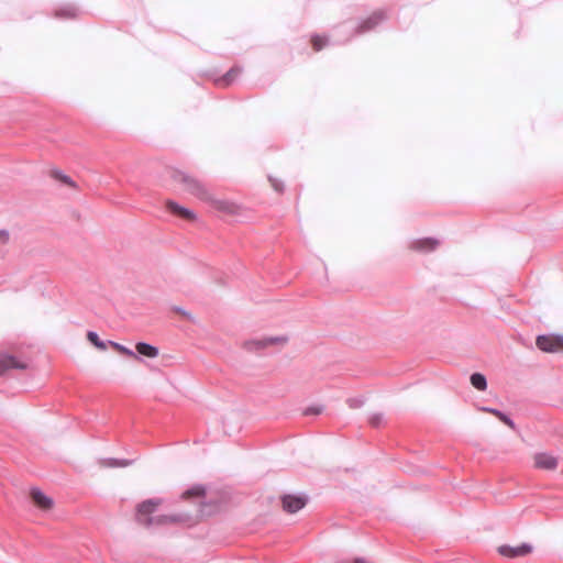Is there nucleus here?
I'll return each instance as SVG.
<instances>
[{"label":"nucleus","instance_id":"obj_13","mask_svg":"<svg viewBox=\"0 0 563 563\" xmlns=\"http://www.w3.org/2000/svg\"><path fill=\"white\" fill-rule=\"evenodd\" d=\"M31 498L43 510H49L53 507V500L38 489L31 490Z\"/></svg>","mask_w":563,"mask_h":563},{"label":"nucleus","instance_id":"obj_15","mask_svg":"<svg viewBox=\"0 0 563 563\" xmlns=\"http://www.w3.org/2000/svg\"><path fill=\"white\" fill-rule=\"evenodd\" d=\"M189 518L183 515H163L158 516L154 520V525H170V523H185L189 522Z\"/></svg>","mask_w":563,"mask_h":563},{"label":"nucleus","instance_id":"obj_4","mask_svg":"<svg viewBox=\"0 0 563 563\" xmlns=\"http://www.w3.org/2000/svg\"><path fill=\"white\" fill-rule=\"evenodd\" d=\"M533 467L540 471L553 472L559 466V457L549 452H538L532 455Z\"/></svg>","mask_w":563,"mask_h":563},{"label":"nucleus","instance_id":"obj_11","mask_svg":"<svg viewBox=\"0 0 563 563\" xmlns=\"http://www.w3.org/2000/svg\"><path fill=\"white\" fill-rule=\"evenodd\" d=\"M532 547L529 544H521L518 547H509V545H501L498 549V552L507 558H518V556H525L529 553H531Z\"/></svg>","mask_w":563,"mask_h":563},{"label":"nucleus","instance_id":"obj_12","mask_svg":"<svg viewBox=\"0 0 563 563\" xmlns=\"http://www.w3.org/2000/svg\"><path fill=\"white\" fill-rule=\"evenodd\" d=\"M11 368L24 369L26 364L11 355H0V375Z\"/></svg>","mask_w":563,"mask_h":563},{"label":"nucleus","instance_id":"obj_8","mask_svg":"<svg viewBox=\"0 0 563 563\" xmlns=\"http://www.w3.org/2000/svg\"><path fill=\"white\" fill-rule=\"evenodd\" d=\"M385 19L386 13L383 10L374 11L372 14L360 22L355 32L357 34L368 32L380 24Z\"/></svg>","mask_w":563,"mask_h":563},{"label":"nucleus","instance_id":"obj_22","mask_svg":"<svg viewBox=\"0 0 563 563\" xmlns=\"http://www.w3.org/2000/svg\"><path fill=\"white\" fill-rule=\"evenodd\" d=\"M111 345H112V347H113V349H115L119 353H121V354H123V355H126V356H129V357L137 358L136 354H135L132 350H130V349H128V347H125V346H123V345H121V344H119V343H114V342H112V343H111Z\"/></svg>","mask_w":563,"mask_h":563},{"label":"nucleus","instance_id":"obj_14","mask_svg":"<svg viewBox=\"0 0 563 563\" xmlns=\"http://www.w3.org/2000/svg\"><path fill=\"white\" fill-rule=\"evenodd\" d=\"M240 74H241V68L232 67L224 76L217 78L214 80V84L219 88H227L238 78V76Z\"/></svg>","mask_w":563,"mask_h":563},{"label":"nucleus","instance_id":"obj_6","mask_svg":"<svg viewBox=\"0 0 563 563\" xmlns=\"http://www.w3.org/2000/svg\"><path fill=\"white\" fill-rule=\"evenodd\" d=\"M282 508L288 514H295L302 509L308 501L305 495L286 494L280 497Z\"/></svg>","mask_w":563,"mask_h":563},{"label":"nucleus","instance_id":"obj_9","mask_svg":"<svg viewBox=\"0 0 563 563\" xmlns=\"http://www.w3.org/2000/svg\"><path fill=\"white\" fill-rule=\"evenodd\" d=\"M440 242L433 238H422L412 241L409 249L419 253H429L434 251L439 246Z\"/></svg>","mask_w":563,"mask_h":563},{"label":"nucleus","instance_id":"obj_3","mask_svg":"<svg viewBox=\"0 0 563 563\" xmlns=\"http://www.w3.org/2000/svg\"><path fill=\"white\" fill-rule=\"evenodd\" d=\"M206 203L210 205L214 210L222 214L230 217L240 216L243 211L242 206L239 203L227 199H218L212 192L210 195V199H207Z\"/></svg>","mask_w":563,"mask_h":563},{"label":"nucleus","instance_id":"obj_28","mask_svg":"<svg viewBox=\"0 0 563 563\" xmlns=\"http://www.w3.org/2000/svg\"><path fill=\"white\" fill-rule=\"evenodd\" d=\"M207 507V505H202V508L200 510V514L197 516V518H202L203 516H209L212 514L211 510H208L206 511L205 508Z\"/></svg>","mask_w":563,"mask_h":563},{"label":"nucleus","instance_id":"obj_26","mask_svg":"<svg viewBox=\"0 0 563 563\" xmlns=\"http://www.w3.org/2000/svg\"><path fill=\"white\" fill-rule=\"evenodd\" d=\"M9 232L5 230L0 231V243L5 244L9 241Z\"/></svg>","mask_w":563,"mask_h":563},{"label":"nucleus","instance_id":"obj_1","mask_svg":"<svg viewBox=\"0 0 563 563\" xmlns=\"http://www.w3.org/2000/svg\"><path fill=\"white\" fill-rule=\"evenodd\" d=\"M172 177L174 181L183 186L184 190L197 199L203 202L210 199L211 191L195 176L183 170H174Z\"/></svg>","mask_w":563,"mask_h":563},{"label":"nucleus","instance_id":"obj_29","mask_svg":"<svg viewBox=\"0 0 563 563\" xmlns=\"http://www.w3.org/2000/svg\"><path fill=\"white\" fill-rule=\"evenodd\" d=\"M354 563H368V562H366V561H364V560H362V559H356V560L354 561Z\"/></svg>","mask_w":563,"mask_h":563},{"label":"nucleus","instance_id":"obj_25","mask_svg":"<svg viewBox=\"0 0 563 563\" xmlns=\"http://www.w3.org/2000/svg\"><path fill=\"white\" fill-rule=\"evenodd\" d=\"M53 176L58 179L59 181L64 183L65 185L69 186V187H76V184L71 180L70 177H68L67 175H64L59 172H54L53 173Z\"/></svg>","mask_w":563,"mask_h":563},{"label":"nucleus","instance_id":"obj_18","mask_svg":"<svg viewBox=\"0 0 563 563\" xmlns=\"http://www.w3.org/2000/svg\"><path fill=\"white\" fill-rule=\"evenodd\" d=\"M206 495V489L203 486L201 485H196V486H192L191 488L187 489L186 492L183 493L181 495V498L187 500V499H190V498H203Z\"/></svg>","mask_w":563,"mask_h":563},{"label":"nucleus","instance_id":"obj_21","mask_svg":"<svg viewBox=\"0 0 563 563\" xmlns=\"http://www.w3.org/2000/svg\"><path fill=\"white\" fill-rule=\"evenodd\" d=\"M87 339L89 342H91L97 349L99 350H106V344L99 340V336L97 333L89 331L87 333Z\"/></svg>","mask_w":563,"mask_h":563},{"label":"nucleus","instance_id":"obj_30","mask_svg":"<svg viewBox=\"0 0 563 563\" xmlns=\"http://www.w3.org/2000/svg\"><path fill=\"white\" fill-rule=\"evenodd\" d=\"M311 413H319V410H311Z\"/></svg>","mask_w":563,"mask_h":563},{"label":"nucleus","instance_id":"obj_2","mask_svg":"<svg viewBox=\"0 0 563 563\" xmlns=\"http://www.w3.org/2000/svg\"><path fill=\"white\" fill-rule=\"evenodd\" d=\"M161 504L162 500L158 498L142 501L136 509V520L145 527L153 526L155 518H152L151 515Z\"/></svg>","mask_w":563,"mask_h":563},{"label":"nucleus","instance_id":"obj_17","mask_svg":"<svg viewBox=\"0 0 563 563\" xmlns=\"http://www.w3.org/2000/svg\"><path fill=\"white\" fill-rule=\"evenodd\" d=\"M329 43V37L327 35L313 34L310 37V44L314 52H320Z\"/></svg>","mask_w":563,"mask_h":563},{"label":"nucleus","instance_id":"obj_27","mask_svg":"<svg viewBox=\"0 0 563 563\" xmlns=\"http://www.w3.org/2000/svg\"><path fill=\"white\" fill-rule=\"evenodd\" d=\"M382 419H383L382 415H374L371 418L369 422L372 426L377 427L380 423Z\"/></svg>","mask_w":563,"mask_h":563},{"label":"nucleus","instance_id":"obj_7","mask_svg":"<svg viewBox=\"0 0 563 563\" xmlns=\"http://www.w3.org/2000/svg\"><path fill=\"white\" fill-rule=\"evenodd\" d=\"M165 209L173 216L187 222H195L197 220V214L192 210L185 208L173 200L165 201Z\"/></svg>","mask_w":563,"mask_h":563},{"label":"nucleus","instance_id":"obj_16","mask_svg":"<svg viewBox=\"0 0 563 563\" xmlns=\"http://www.w3.org/2000/svg\"><path fill=\"white\" fill-rule=\"evenodd\" d=\"M135 349L137 351L139 354L141 355H144L146 357H150V358H154L158 355V350L153 346V345H150L147 343H144V342H140L135 345Z\"/></svg>","mask_w":563,"mask_h":563},{"label":"nucleus","instance_id":"obj_20","mask_svg":"<svg viewBox=\"0 0 563 563\" xmlns=\"http://www.w3.org/2000/svg\"><path fill=\"white\" fill-rule=\"evenodd\" d=\"M484 410L494 415L495 417H497L501 422L507 424L509 428L515 429L514 421L510 418H508L505 413H503L501 411H499L497 409H492V408H485Z\"/></svg>","mask_w":563,"mask_h":563},{"label":"nucleus","instance_id":"obj_19","mask_svg":"<svg viewBox=\"0 0 563 563\" xmlns=\"http://www.w3.org/2000/svg\"><path fill=\"white\" fill-rule=\"evenodd\" d=\"M471 384L473 385L474 388H476L478 390H485L487 388L486 378L484 375H482L479 373H474L471 376Z\"/></svg>","mask_w":563,"mask_h":563},{"label":"nucleus","instance_id":"obj_10","mask_svg":"<svg viewBox=\"0 0 563 563\" xmlns=\"http://www.w3.org/2000/svg\"><path fill=\"white\" fill-rule=\"evenodd\" d=\"M287 342V338L285 336H275V338H267L263 340H251L245 342V347L249 351H258L262 349H265L269 345L274 344H285Z\"/></svg>","mask_w":563,"mask_h":563},{"label":"nucleus","instance_id":"obj_5","mask_svg":"<svg viewBox=\"0 0 563 563\" xmlns=\"http://www.w3.org/2000/svg\"><path fill=\"white\" fill-rule=\"evenodd\" d=\"M537 346L548 353L563 352V336L560 335H539L537 338Z\"/></svg>","mask_w":563,"mask_h":563},{"label":"nucleus","instance_id":"obj_24","mask_svg":"<svg viewBox=\"0 0 563 563\" xmlns=\"http://www.w3.org/2000/svg\"><path fill=\"white\" fill-rule=\"evenodd\" d=\"M55 16L65 18V19H74L76 16V11L74 8H66V9L56 11Z\"/></svg>","mask_w":563,"mask_h":563},{"label":"nucleus","instance_id":"obj_23","mask_svg":"<svg viewBox=\"0 0 563 563\" xmlns=\"http://www.w3.org/2000/svg\"><path fill=\"white\" fill-rule=\"evenodd\" d=\"M101 465L104 467H124L129 465V462L119 460H104L101 462Z\"/></svg>","mask_w":563,"mask_h":563}]
</instances>
